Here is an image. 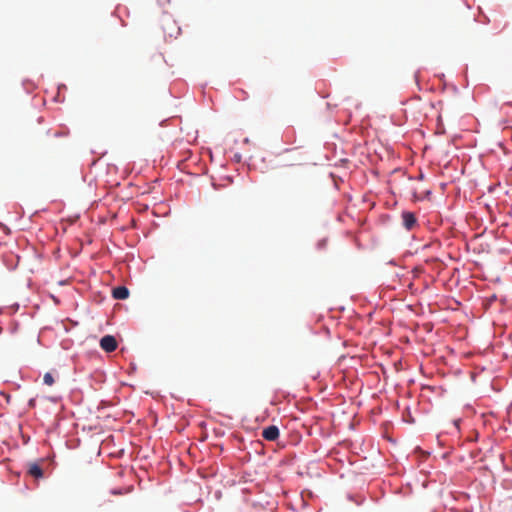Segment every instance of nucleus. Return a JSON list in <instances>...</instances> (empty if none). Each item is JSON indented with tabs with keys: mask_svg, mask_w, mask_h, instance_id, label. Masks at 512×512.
Segmentation results:
<instances>
[{
	"mask_svg": "<svg viewBox=\"0 0 512 512\" xmlns=\"http://www.w3.org/2000/svg\"><path fill=\"white\" fill-rule=\"evenodd\" d=\"M100 347L106 352H113L117 349L116 338L112 335H105L100 340Z\"/></svg>",
	"mask_w": 512,
	"mask_h": 512,
	"instance_id": "nucleus-1",
	"label": "nucleus"
},
{
	"mask_svg": "<svg viewBox=\"0 0 512 512\" xmlns=\"http://www.w3.org/2000/svg\"><path fill=\"white\" fill-rule=\"evenodd\" d=\"M112 296L117 300H124L129 296V290L125 286H118L112 290Z\"/></svg>",
	"mask_w": 512,
	"mask_h": 512,
	"instance_id": "nucleus-5",
	"label": "nucleus"
},
{
	"mask_svg": "<svg viewBox=\"0 0 512 512\" xmlns=\"http://www.w3.org/2000/svg\"><path fill=\"white\" fill-rule=\"evenodd\" d=\"M27 472L36 479L43 477V469L38 463H29Z\"/></svg>",
	"mask_w": 512,
	"mask_h": 512,
	"instance_id": "nucleus-4",
	"label": "nucleus"
},
{
	"mask_svg": "<svg viewBox=\"0 0 512 512\" xmlns=\"http://www.w3.org/2000/svg\"><path fill=\"white\" fill-rule=\"evenodd\" d=\"M402 220H403V225L408 230L412 229L416 224L415 215L408 211L402 213Z\"/></svg>",
	"mask_w": 512,
	"mask_h": 512,
	"instance_id": "nucleus-3",
	"label": "nucleus"
},
{
	"mask_svg": "<svg viewBox=\"0 0 512 512\" xmlns=\"http://www.w3.org/2000/svg\"><path fill=\"white\" fill-rule=\"evenodd\" d=\"M43 381L46 385L51 386L54 384V377L51 373L47 372L44 374Z\"/></svg>",
	"mask_w": 512,
	"mask_h": 512,
	"instance_id": "nucleus-6",
	"label": "nucleus"
},
{
	"mask_svg": "<svg viewBox=\"0 0 512 512\" xmlns=\"http://www.w3.org/2000/svg\"><path fill=\"white\" fill-rule=\"evenodd\" d=\"M262 437L267 441H275L279 437V429L275 425L263 429Z\"/></svg>",
	"mask_w": 512,
	"mask_h": 512,
	"instance_id": "nucleus-2",
	"label": "nucleus"
}]
</instances>
